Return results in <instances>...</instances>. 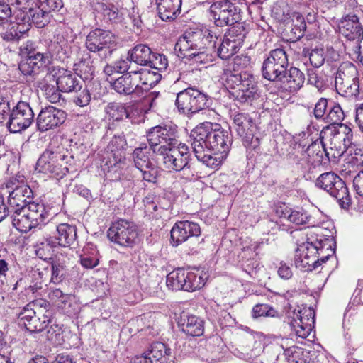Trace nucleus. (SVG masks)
<instances>
[{"label": "nucleus", "mask_w": 363, "mask_h": 363, "mask_svg": "<svg viewBox=\"0 0 363 363\" xmlns=\"http://www.w3.org/2000/svg\"><path fill=\"white\" fill-rule=\"evenodd\" d=\"M217 30L216 28L187 30L179 38L175 50L183 57H191L196 62L210 63L213 61V53L216 52V44L220 35Z\"/></svg>", "instance_id": "f257e3e1"}, {"label": "nucleus", "mask_w": 363, "mask_h": 363, "mask_svg": "<svg viewBox=\"0 0 363 363\" xmlns=\"http://www.w3.org/2000/svg\"><path fill=\"white\" fill-rule=\"evenodd\" d=\"M192 144L213 150L216 154L228 155L231 144L232 136L229 131L222 128L218 124L209 122L203 123L194 128L190 135Z\"/></svg>", "instance_id": "f03ea898"}, {"label": "nucleus", "mask_w": 363, "mask_h": 363, "mask_svg": "<svg viewBox=\"0 0 363 363\" xmlns=\"http://www.w3.org/2000/svg\"><path fill=\"white\" fill-rule=\"evenodd\" d=\"M325 250L333 253L329 240L318 238L317 235L315 237L311 235V237L307 238L306 242L297 248L296 262H300L301 266L307 271L316 269L331 256L328 254L320 257Z\"/></svg>", "instance_id": "7ed1b4c3"}, {"label": "nucleus", "mask_w": 363, "mask_h": 363, "mask_svg": "<svg viewBox=\"0 0 363 363\" xmlns=\"http://www.w3.org/2000/svg\"><path fill=\"white\" fill-rule=\"evenodd\" d=\"M157 155L163 157V164L169 172H182V177L187 180H191L196 176V171L186 144L178 143L171 147L162 148Z\"/></svg>", "instance_id": "20e7f679"}, {"label": "nucleus", "mask_w": 363, "mask_h": 363, "mask_svg": "<svg viewBox=\"0 0 363 363\" xmlns=\"http://www.w3.org/2000/svg\"><path fill=\"white\" fill-rule=\"evenodd\" d=\"M50 210L43 203H28L26 206L18 208L9 214L13 226L26 233L45 223L50 216Z\"/></svg>", "instance_id": "39448f33"}, {"label": "nucleus", "mask_w": 363, "mask_h": 363, "mask_svg": "<svg viewBox=\"0 0 363 363\" xmlns=\"http://www.w3.org/2000/svg\"><path fill=\"white\" fill-rule=\"evenodd\" d=\"M320 138H326L328 151L326 157L328 160L336 159L343 155L352 144L353 138L352 130L345 124L327 126L320 133Z\"/></svg>", "instance_id": "423d86ee"}, {"label": "nucleus", "mask_w": 363, "mask_h": 363, "mask_svg": "<svg viewBox=\"0 0 363 363\" xmlns=\"http://www.w3.org/2000/svg\"><path fill=\"white\" fill-rule=\"evenodd\" d=\"M335 86L337 92L342 96H357L359 93V72L357 67L349 62H342L335 73Z\"/></svg>", "instance_id": "0eeeda50"}, {"label": "nucleus", "mask_w": 363, "mask_h": 363, "mask_svg": "<svg viewBox=\"0 0 363 363\" xmlns=\"http://www.w3.org/2000/svg\"><path fill=\"white\" fill-rule=\"evenodd\" d=\"M233 128L242 138L243 145L255 152L259 150L260 134L249 114L235 113L233 116Z\"/></svg>", "instance_id": "6e6552de"}, {"label": "nucleus", "mask_w": 363, "mask_h": 363, "mask_svg": "<svg viewBox=\"0 0 363 363\" xmlns=\"http://www.w3.org/2000/svg\"><path fill=\"white\" fill-rule=\"evenodd\" d=\"M315 186L326 191L335 198L342 208L347 209L351 205V197L344 181L332 172L321 174L315 181Z\"/></svg>", "instance_id": "1a4fd4ad"}, {"label": "nucleus", "mask_w": 363, "mask_h": 363, "mask_svg": "<svg viewBox=\"0 0 363 363\" xmlns=\"http://www.w3.org/2000/svg\"><path fill=\"white\" fill-rule=\"evenodd\" d=\"M116 43V38L111 32L100 28L90 31L85 42L88 50L98 53L101 60H106L112 55Z\"/></svg>", "instance_id": "9d476101"}, {"label": "nucleus", "mask_w": 363, "mask_h": 363, "mask_svg": "<svg viewBox=\"0 0 363 363\" xmlns=\"http://www.w3.org/2000/svg\"><path fill=\"white\" fill-rule=\"evenodd\" d=\"M209 18L216 27L231 26L241 20L240 9L229 0H217L208 9Z\"/></svg>", "instance_id": "9b49d317"}, {"label": "nucleus", "mask_w": 363, "mask_h": 363, "mask_svg": "<svg viewBox=\"0 0 363 363\" xmlns=\"http://www.w3.org/2000/svg\"><path fill=\"white\" fill-rule=\"evenodd\" d=\"M208 96L193 87H189L179 92L175 101L178 111L187 115L205 109L208 106Z\"/></svg>", "instance_id": "f8f14e48"}, {"label": "nucleus", "mask_w": 363, "mask_h": 363, "mask_svg": "<svg viewBox=\"0 0 363 363\" xmlns=\"http://www.w3.org/2000/svg\"><path fill=\"white\" fill-rule=\"evenodd\" d=\"M177 127L172 125H157L147 133V140L152 152L157 155L162 148H168L179 143Z\"/></svg>", "instance_id": "ddd939ff"}, {"label": "nucleus", "mask_w": 363, "mask_h": 363, "mask_svg": "<svg viewBox=\"0 0 363 363\" xmlns=\"http://www.w3.org/2000/svg\"><path fill=\"white\" fill-rule=\"evenodd\" d=\"M9 189L8 204L11 211L18 208L26 206L32 201L33 193L25 181V177L21 175H16L7 183Z\"/></svg>", "instance_id": "4468645a"}, {"label": "nucleus", "mask_w": 363, "mask_h": 363, "mask_svg": "<svg viewBox=\"0 0 363 363\" xmlns=\"http://www.w3.org/2000/svg\"><path fill=\"white\" fill-rule=\"evenodd\" d=\"M205 279L201 274L178 269L167 275L166 282L167 286L172 291H194L205 285Z\"/></svg>", "instance_id": "2eb2a0df"}, {"label": "nucleus", "mask_w": 363, "mask_h": 363, "mask_svg": "<svg viewBox=\"0 0 363 363\" xmlns=\"http://www.w3.org/2000/svg\"><path fill=\"white\" fill-rule=\"evenodd\" d=\"M65 157L60 152L46 150L38 160L35 169L43 174L62 178L68 172V168L64 166Z\"/></svg>", "instance_id": "dca6fc26"}, {"label": "nucleus", "mask_w": 363, "mask_h": 363, "mask_svg": "<svg viewBox=\"0 0 363 363\" xmlns=\"http://www.w3.org/2000/svg\"><path fill=\"white\" fill-rule=\"evenodd\" d=\"M288 67L286 52L283 49H275L270 52L262 64V75L267 80L277 82L286 74Z\"/></svg>", "instance_id": "f3484780"}, {"label": "nucleus", "mask_w": 363, "mask_h": 363, "mask_svg": "<svg viewBox=\"0 0 363 363\" xmlns=\"http://www.w3.org/2000/svg\"><path fill=\"white\" fill-rule=\"evenodd\" d=\"M33 121L34 113L29 103L21 99L11 110L6 125L10 133H18L30 127Z\"/></svg>", "instance_id": "a211bd4d"}, {"label": "nucleus", "mask_w": 363, "mask_h": 363, "mask_svg": "<svg viewBox=\"0 0 363 363\" xmlns=\"http://www.w3.org/2000/svg\"><path fill=\"white\" fill-rule=\"evenodd\" d=\"M108 239L121 246L132 247L138 237L136 225L130 221L120 219L112 223L107 232Z\"/></svg>", "instance_id": "6ab92c4d"}, {"label": "nucleus", "mask_w": 363, "mask_h": 363, "mask_svg": "<svg viewBox=\"0 0 363 363\" xmlns=\"http://www.w3.org/2000/svg\"><path fill=\"white\" fill-rule=\"evenodd\" d=\"M289 324L296 335L302 339L306 338L312 331L315 323V312L311 308H295L289 312Z\"/></svg>", "instance_id": "aec40b11"}, {"label": "nucleus", "mask_w": 363, "mask_h": 363, "mask_svg": "<svg viewBox=\"0 0 363 363\" xmlns=\"http://www.w3.org/2000/svg\"><path fill=\"white\" fill-rule=\"evenodd\" d=\"M150 151H152L150 147H147L146 144H142L134 150L133 160L135 167L141 172L143 179L155 183L160 174V170L150 159Z\"/></svg>", "instance_id": "412c9836"}, {"label": "nucleus", "mask_w": 363, "mask_h": 363, "mask_svg": "<svg viewBox=\"0 0 363 363\" xmlns=\"http://www.w3.org/2000/svg\"><path fill=\"white\" fill-rule=\"evenodd\" d=\"M65 111L57 108L52 106H48L42 108L38 115L36 123L38 129L46 131L62 125L66 120Z\"/></svg>", "instance_id": "4be33fe9"}, {"label": "nucleus", "mask_w": 363, "mask_h": 363, "mask_svg": "<svg viewBox=\"0 0 363 363\" xmlns=\"http://www.w3.org/2000/svg\"><path fill=\"white\" fill-rule=\"evenodd\" d=\"M355 11L344 16L340 22V32L347 39V42H357L363 40V26Z\"/></svg>", "instance_id": "5701e85b"}, {"label": "nucleus", "mask_w": 363, "mask_h": 363, "mask_svg": "<svg viewBox=\"0 0 363 363\" xmlns=\"http://www.w3.org/2000/svg\"><path fill=\"white\" fill-rule=\"evenodd\" d=\"M170 234L172 245L178 246L188 239L199 237L201 228L196 223L189 220L179 221L174 225Z\"/></svg>", "instance_id": "b1692460"}, {"label": "nucleus", "mask_w": 363, "mask_h": 363, "mask_svg": "<svg viewBox=\"0 0 363 363\" xmlns=\"http://www.w3.org/2000/svg\"><path fill=\"white\" fill-rule=\"evenodd\" d=\"M311 216L302 208L300 209H285L281 212L279 220L276 222L271 221V228H277L280 230H286L289 228V223L295 225H303L309 222Z\"/></svg>", "instance_id": "393cba45"}, {"label": "nucleus", "mask_w": 363, "mask_h": 363, "mask_svg": "<svg viewBox=\"0 0 363 363\" xmlns=\"http://www.w3.org/2000/svg\"><path fill=\"white\" fill-rule=\"evenodd\" d=\"M244 84L235 91H231L230 94L234 99L240 104L251 103L256 99L259 94L257 87L252 74H245Z\"/></svg>", "instance_id": "a878e982"}, {"label": "nucleus", "mask_w": 363, "mask_h": 363, "mask_svg": "<svg viewBox=\"0 0 363 363\" xmlns=\"http://www.w3.org/2000/svg\"><path fill=\"white\" fill-rule=\"evenodd\" d=\"M111 86L120 94H140V84L138 83L137 74L134 70H130L116 79L111 83Z\"/></svg>", "instance_id": "bb28decb"}, {"label": "nucleus", "mask_w": 363, "mask_h": 363, "mask_svg": "<svg viewBox=\"0 0 363 363\" xmlns=\"http://www.w3.org/2000/svg\"><path fill=\"white\" fill-rule=\"evenodd\" d=\"M48 298L67 315L71 316L77 313V307L72 295L63 293L60 289L53 288L50 289Z\"/></svg>", "instance_id": "cd10ccee"}, {"label": "nucleus", "mask_w": 363, "mask_h": 363, "mask_svg": "<svg viewBox=\"0 0 363 363\" xmlns=\"http://www.w3.org/2000/svg\"><path fill=\"white\" fill-rule=\"evenodd\" d=\"M305 82L304 74L298 68L291 67L286 74L277 81L283 91L294 93L299 90Z\"/></svg>", "instance_id": "c85d7f7f"}, {"label": "nucleus", "mask_w": 363, "mask_h": 363, "mask_svg": "<svg viewBox=\"0 0 363 363\" xmlns=\"http://www.w3.org/2000/svg\"><path fill=\"white\" fill-rule=\"evenodd\" d=\"M125 160L124 155L121 154L106 151L101 155L100 166L104 174L110 173L117 178L125 167Z\"/></svg>", "instance_id": "c756f323"}, {"label": "nucleus", "mask_w": 363, "mask_h": 363, "mask_svg": "<svg viewBox=\"0 0 363 363\" xmlns=\"http://www.w3.org/2000/svg\"><path fill=\"white\" fill-rule=\"evenodd\" d=\"M171 350L160 342L151 345L148 351L134 360L135 363H162L170 355Z\"/></svg>", "instance_id": "7c9ffc66"}, {"label": "nucleus", "mask_w": 363, "mask_h": 363, "mask_svg": "<svg viewBox=\"0 0 363 363\" xmlns=\"http://www.w3.org/2000/svg\"><path fill=\"white\" fill-rule=\"evenodd\" d=\"M158 16L164 21H171L181 13L182 0H155Z\"/></svg>", "instance_id": "2f4dec72"}, {"label": "nucleus", "mask_w": 363, "mask_h": 363, "mask_svg": "<svg viewBox=\"0 0 363 363\" xmlns=\"http://www.w3.org/2000/svg\"><path fill=\"white\" fill-rule=\"evenodd\" d=\"M178 325L183 333L191 337L201 336L204 330L203 320L186 313L182 314Z\"/></svg>", "instance_id": "473e14b6"}, {"label": "nucleus", "mask_w": 363, "mask_h": 363, "mask_svg": "<svg viewBox=\"0 0 363 363\" xmlns=\"http://www.w3.org/2000/svg\"><path fill=\"white\" fill-rule=\"evenodd\" d=\"M35 6L29 8L27 12L18 13V18L33 23L38 28H43L50 22L51 14L43 9L39 4L36 3Z\"/></svg>", "instance_id": "72a5a7b5"}, {"label": "nucleus", "mask_w": 363, "mask_h": 363, "mask_svg": "<svg viewBox=\"0 0 363 363\" xmlns=\"http://www.w3.org/2000/svg\"><path fill=\"white\" fill-rule=\"evenodd\" d=\"M44 306L41 315L36 314L28 322H25L23 325L28 331L31 333H38L43 330L47 326L52 323V311L49 308V304L46 301H43Z\"/></svg>", "instance_id": "f704fd0d"}, {"label": "nucleus", "mask_w": 363, "mask_h": 363, "mask_svg": "<svg viewBox=\"0 0 363 363\" xmlns=\"http://www.w3.org/2000/svg\"><path fill=\"white\" fill-rule=\"evenodd\" d=\"M193 151L196 157L206 167L215 169L218 168L226 158V154H216L213 150L201 147L199 150L198 145L191 143Z\"/></svg>", "instance_id": "c9c22d12"}, {"label": "nucleus", "mask_w": 363, "mask_h": 363, "mask_svg": "<svg viewBox=\"0 0 363 363\" xmlns=\"http://www.w3.org/2000/svg\"><path fill=\"white\" fill-rule=\"evenodd\" d=\"M249 347L244 352L248 356L249 359H255V363H275L277 356L274 354L270 359H267L266 354L264 352V346L260 340H254V338L248 340Z\"/></svg>", "instance_id": "e433bc0d"}, {"label": "nucleus", "mask_w": 363, "mask_h": 363, "mask_svg": "<svg viewBox=\"0 0 363 363\" xmlns=\"http://www.w3.org/2000/svg\"><path fill=\"white\" fill-rule=\"evenodd\" d=\"M315 351L292 346L286 350L287 359L290 363H315L317 357Z\"/></svg>", "instance_id": "4c0bfd02"}, {"label": "nucleus", "mask_w": 363, "mask_h": 363, "mask_svg": "<svg viewBox=\"0 0 363 363\" xmlns=\"http://www.w3.org/2000/svg\"><path fill=\"white\" fill-rule=\"evenodd\" d=\"M55 235L57 244L62 247H69L74 243L77 240V228L69 223H60L57 226Z\"/></svg>", "instance_id": "58836bf2"}, {"label": "nucleus", "mask_w": 363, "mask_h": 363, "mask_svg": "<svg viewBox=\"0 0 363 363\" xmlns=\"http://www.w3.org/2000/svg\"><path fill=\"white\" fill-rule=\"evenodd\" d=\"M152 54L147 45L138 44L128 52V60L140 66H149Z\"/></svg>", "instance_id": "ea45409f"}, {"label": "nucleus", "mask_w": 363, "mask_h": 363, "mask_svg": "<svg viewBox=\"0 0 363 363\" xmlns=\"http://www.w3.org/2000/svg\"><path fill=\"white\" fill-rule=\"evenodd\" d=\"M137 74L138 83L140 84V94L155 86L161 79V75L147 69L134 70Z\"/></svg>", "instance_id": "a19ab883"}, {"label": "nucleus", "mask_w": 363, "mask_h": 363, "mask_svg": "<svg viewBox=\"0 0 363 363\" xmlns=\"http://www.w3.org/2000/svg\"><path fill=\"white\" fill-rule=\"evenodd\" d=\"M49 259L51 261L52 265L50 281L54 284L60 283L66 276L67 262L69 259L61 253L60 255H56L54 258H49Z\"/></svg>", "instance_id": "79ce46f5"}, {"label": "nucleus", "mask_w": 363, "mask_h": 363, "mask_svg": "<svg viewBox=\"0 0 363 363\" xmlns=\"http://www.w3.org/2000/svg\"><path fill=\"white\" fill-rule=\"evenodd\" d=\"M56 83L59 89L63 92L77 91L78 89H82L76 74L71 71L65 70L57 77Z\"/></svg>", "instance_id": "37998d69"}, {"label": "nucleus", "mask_w": 363, "mask_h": 363, "mask_svg": "<svg viewBox=\"0 0 363 363\" xmlns=\"http://www.w3.org/2000/svg\"><path fill=\"white\" fill-rule=\"evenodd\" d=\"M326 151L328 150L323 140L313 142L305 149L306 157L310 160L309 163L312 164L322 162L323 155L326 156Z\"/></svg>", "instance_id": "c03bdc74"}, {"label": "nucleus", "mask_w": 363, "mask_h": 363, "mask_svg": "<svg viewBox=\"0 0 363 363\" xmlns=\"http://www.w3.org/2000/svg\"><path fill=\"white\" fill-rule=\"evenodd\" d=\"M44 300H37L33 302L29 303L26 306L23 308V309L18 314V318L19 320V324L24 325L25 322H28L33 316L36 314L41 315L43 308L42 307L44 306L43 303Z\"/></svg>", "instance_id": "a18cd8bd"}, {"label": "nucleus", "mask_w": 363, "mask_h": 363, "mask_svg": "<svg viewBox=\"0 0 363 363\" xmlns=\"http://www.w3.org/2000/svg\"><path fill=\"white\" fill-rule=\"evenodd\" d=\"M242 45L227 36H224L216 52L218 57L223 60H228L238 52Z\"/></svg>", "instance_id": "49530a36"}, {"label": "nucleus", "mask_w": 363, "mask_h": 363, "mask_svg": "<svg viewBox=\"0 0 363 363\" xmlns=\"http://www.w3.org/2000/svg\"><path fill=\"white\" fill-rule=\"evenodd\" d=\"M76 73L84 81L92 79L94 73L93 62L89 55H84L82 59L74 65Z\"/></svg>", "instance_id": "de8ad7c7"}, {"label": "nucleus", "mask_w": 363, "mask_h": 363, "mask_svg": "<svg viewBox=\"0 0 363 363\" xmlns=\"http://www.w3.org/2000/svg\"><path fill=\"white\" fill-rule=\"evenodd\" d=\"M245 74H250L247 72H238L230 69L225 68L223 74V79L225 81V86L227 89L235 91L240 88L241 84H244Z\"/></svg>", "instance_id": "09e8293b"}, {"label": "nucleus", "mask_w": 363, "mask_h": 363, "mask_svg": "<svg viewBox=\"0 0 363 363\" xmlns=\"http://www.w3.org/2000/svg\"><path fill=\"white\" fill-rule=\"evenodd\" d=\"M344 112L341 106L335 102L330 101L328 112L324 118V122L328 123V126L341 125L344 119Z\"/></svg>", "instance_id": "8fccbe9b"}, {"label": "nucleus", "mask_w": 363, "mask_h": 363, "mask_svg": "<svg viewBox=\"0 0 363 363\" xmlns=\"http://www.w3.org/2000/svg\"><path fill=\"white\" fill-rule=\"evenodd\" d=\"M288 159L292 163L303 167L305 164L309 163L310 160L306 157L305 145L296 143L288 153Z\"/></svg>", "instance_id": "3c124183"}, {"label": "nucleus", "mask_w": 363, "mask_h": 363, "mask_svg": "<svg viewBox=\"0 0 363 363\" xmlns=\"http://www.w3.org/2000/svg\"><path fill=\"white\" fill-rule=\"evenodd\" d=\"M125 118L133 124H138L145 120V114L140 105L138 104H126Z\"/></svg>", "instance_id": "603ef678"}, {"label": "nucleus", "mask_w": 363, "mask_h": 363, "mask_svg": "<svg viewBox=\"0 0 363 363\" xmlns=\"http://www.w3.org/2000/svg\"><path fill=\"white\" fill-rule=\"evenodd\" d=\"M345 49L353 60L363 65V40L357 42H347Z\"/></svg>", "instance_id": "864d4df0"}, {"label": "nucleus", "mask_w": 363, "mask_h": 363, "mask_svg": "<svg viewBox=\"0 0 363 363\" xmlns=\"http://www.w3.org/2000/svg\"><path fill=\"white\" fill-rule=\"evenodd\" d=\"M291 32L294 38L299 39L303 36L306 29V23L303 16L299 13H294L292 16Z\"/></svg>", "instance_id": "5fc2aeb1"}, {"label": "nucleus", "mask_w": 363, "mask_h": 363, "mask_svg": "<svg viewBox=\"0 0 363 363\" xmlns=\"http://www.w3.org/2000/svg\"><path fill=\"white\" fill-rule=\"evenodd\" d=\"M29 60H32L35 65L38 66V68L45 67L51 63L52 59V55L51 52L45 49V50H39L34 55L28 57Z\"/></svg>", "instance_id": "6e6d98bb"}, {"label": "nucleus", "mask_w": 363, "mask_h": 363, "mask_svg": "<svg viewBox=\"0 0 363 363\" xmlns=\"http://www.w3.org/2000/svg\"><path fill=\"white\" fill-rule=\"evenodd\" d=\"M126 104L120 103H109L106 108V112L109 117L115 121H121L125 117Z\"/></svg>", "instance_id": "4d7b16f0"}, {"label": "nucleus", "mask_w": 363, "mask_h": 363, "mask_svg": "<svg viewBox=\"0 0 363 363\" xmlns=\"http://www.w3.org/2000/svg\"><path fill=\"white\" fill-rule=\"evenodd\" d=\"M126 145V140L123 133L118 135H114L108 145L107 151L113 153H119L124 155L123 150L125 149Z\"/></svg>", "instance_id": "13d9d810"}, {"label": "nucleus", "mask_w": 363, "mask_h": 363, "mask_svg": "<svg viewBox=\"0 0 363 363\" xmlns=\"http://www.w3.org/2000/svg\"><path fill=\"white\" fill-rule=\"evenodd\" d=\"M225 36L239 42L242 45L244 38L246 35V30L244 26L241 23H235L228 29L225 35Z\"/></svg>", "instance_id": "bf43d9fd"}, {"label": "nucleus", "mask_w": 363, "mask_h": 363, "mask_svg": "<svg viewBox=\"0 0 363 363\" xmlns=\"http://www.w3.org/2000/svg\"><path fill=\"white\" fill-rule=\"evenodd\" d=\"M35 63L32 60L26 58L21 61L18 65V69L23 75L33 77L40 72L38 66H36Z\"/></svg>", "instance_id": "052dcab7"}, {"label": "nucleus", "mask_w": 363, "mask_h": 363, "mask_svg": "<svg viewBox=\"0 0 363 363\" xmlns=\"http://www.w3.org/2000/svg\"><path fill=\"white\" fill-rule=\"evenodd\" d=\"M250 62V58L248 56L244 55H237L228 62L226 68L240 72V70L247 67Z\"/></svg>", "instance_id": "680f3d73"}, {"label": "nucleus", "mask_w": 363, "mask_h": 363, "mask_svg": "<svg viewBox=\"0 0 363 363\" xmlns=\"http://www.w3.org/2000/svg\"><path fill=\"white\" fill-rule=\"evenodd\" d=\"M330 101L325 98H320L318 101L313 109V115L316 119L324 121L328 113L326 109L329 108Z\"/></svg>", "instance_id": "e2e57ef3"}, {"label": "nucleus", "mask_w": 363, "mask_h": 363, "mask_svg": "<svg viewBox=\"0 0 363 363\" xmlns=\"http://www.w3.org/2000/svg\"><path fill=\"white\" fill-rule=\"evenodd\" d=\"M91 93L89 90L85 87L83 89H78L77 94L74 97V103L80 107L87 106L91 101Z\"/></svg>", "instance_id": "0e129e2a"}, {"label": "nucleus", "mask_w": 363, "mask_h": 363, "mask_svg": "<svg viewBox=\"0 0 363 363\" xmlns=\"http://www.w3.org/2000/svg\"><path fill=\"white\" fill-rule=\"evenodd\" d=\"M11 4L7 0H0V26L11 22L12 10Z\"/></svg>", "instance_id": "69168bd1"}, {"label": "nucleus", "mask_w": 363, "mask_h": 363, "mask_svg": "<svg viewBox=\"0 0 363 363\" xmlns=\"http://www.w3.org/2000/svg\"><path fill=\"white\" fill-rule=\"evenodd\" d=\"M311 65L316 68L321 67L325 62L324 50L323 49H313L308 54Z\"/></svg>", "instance_id": "338daca9"}, {"label": "nucleus", "mask_w": 363, "mask_h": 363, "mask_svg": "<svg viewBox=\"0 0 363 363\" xmlns=\"http://www.w3.org/2000/svg\"><path fill=\"white\" fill-rule=\"evenodd\" d=\"M275 313V310L267 304H257L252 309V315L254 318H259L261 316L274 317Z\"/></svg>", "instance_id": "774afa93"}]
</instances>
